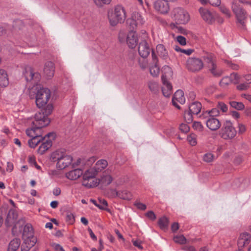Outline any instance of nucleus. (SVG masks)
I'll use <instances>...</instances> for the list:
<instances>
[{"label":"nucleus","mask_w":251,"mask_h":251,"mask_svg":"<svg viewBox=\"0 0 251 251\" xmlns=\"http://www.w3.org/2000/svg\"><path fill=\"white\" fill-rule=\"evenodd\" d=\"M49 124L50 121L47 118H44L43 114H37L35 115L31 127L26 130V134L31 137L28 141L30 147L34 148L40 143L43 139L42 128Z\"/></svg>","instance_id":"nucleus-1"},{"label":"nucleus","mask_w":251,"mask_h":251,"mask_svg":"<svg viewBox=\"0 0 251 251\" xmlns=\"http://www.w3.org/2000/svg\"><path fill=\"white\" fill-rule=\"evenodd\" d=\"M24 242L21 246V251H28L37 242V238L33 235V228L30 225H26L23 231Z\"/></svg>","instance_id":"nucleus-2"},{"label":"nucleus","mask_w":251,"mask_h":251,"mask_svg":"<svg viewBox=\"0 0 251 251\" xmlns=\"http://www.w3.org/2000/svg\"><path fill=\"white\" fill-rule=\"evenodd\" d=\"M108 18L110 24L115 26L119 23H123L126 18V11L121 5H117L114 9H110L108 11Z\"/></svg>","instance_id":"nucleus-3"},{"label":"nucleus","mask_w":251,"mask_h":251,"mask_svg":"<svg viewBox=\"0 0 251 251\" xmlns=\"http://www.w3.org/2000/svg\"><path fill=\"white\" fill-rule=\"evenodd\" d=\"M242 1L233 0L232 2L231 8L235 15L237 23L242 27L245 26V22L247 18V12L243 8L241 4Z\"/></svg>","instance_id":"nucleus-4"},{"label":"nucleus","mask_w":251,"mask_h":251,"mask_svg":"<svg viewBox=\"0 0 251 251\" xmlns=\"http://www.w3.org/2000/svg\"><path fill=\"white\" fill-rule=\"evenodd\" d=\"M237 134V131L232 123L229 120L226 121L223 125L219 135L224 140H231L234 138Z\"/></svg>","instance_id":"nucleus-5"},{"label":"nucleus","mask_w":251,"mask_h":251,"mask_svg":"<svg viewBox=\"0 0 251 251\" xmlns=\"http://www.w3.org/2000/svg\"><path fill=\"white\" fill-rule=\"evenodd\" d=\"M97 174L94 167L88 169L83 175L82 185L87 188L97 186L98 182L95 177Z\"/></svg>","instance_id":"nucleus-6"},{"label":"nucleus","mask_w":251,"mask_h":251,"mask_svg":"<svg viewBox=\"0 0 251 251\" xmlns=\"http://www.w3.org/2000/svg\"><path fill=\"white\" fill-rule=\"evenodd\" d=\"M50 97V90L47 88H40L36 96V103L41 108L44 106Z\"/></svg>","instance_id":"nucleus-7"},{"label":"nucleus","mask_w":251,"mask_h":251,"mask_svg":"<svg viewBox=\"0 0 251 251\" xmlns=\"http://www.w3.org/2000/svg\"><path fill=\"white\" fill-rule=\"evenodd\" d=\"M23 75L27 82L33 85H37L41 79V75L30 66L25 67L23 71Z\"/></svg>","instance_id":"nucleus-8"},{"label":"nucleus","mask_w":251,"mask_h":251,"mask_svg":"<svg viewBox=\"0 0 251 251\" xmlns=\"http://www.w3.org/2000/svg\"><path fill=\"white\" fill-rule=\"evenodd\" d=\"M173 15L175 20L180 24H185L188 22L190 19L188 13L182 8H174L173 11Z\"/></svg>","instance_id":"nucleus-9"},{"label":"nucleus","mask_w":251,"mask_h":251,"mask_svg":"<svg viewBox=\"0 0 251 251\" xmlns=\"http://www.w3.org/2000/svg\"><path fill=\"white\" fill-rule=\"evenodd\" d=\"M187 69L192 72H198L203 67L202 60L197 57H189L186 64Z\"/></svg>","instance_id":"nucleus-10"},{"label":"nucleus","mask_w":251,"mask_h":251,"mask_svg":"<svg viewBox=\"0 0 251 251\" xmlns=\"http://www.w3.org/2000/svg\"><path fill=\"white\" fill-rule=\"evenodd\" d=\"M53 155V158L56 159L57 161L56 163L57 167L61 170L68 167L73 161L72 157L69 155L63 154L60 155L59 154L55 153Z\"/></svg>","instance_id":"nucleus-11"},{"label":"nucleus","mask_w":251,"mask_h":251,"mask_svg":"<svg viewBox=\"0 0 251 251\" xmlns=\"http://www.w3.org/2000/svg\"><path fill=\"white\" fill-rule=\"evenodd\" d=\"M53 135V133H49L43 137V139L40 142L41 144L38 150L39 153L43 154L52 146V142L49 137Z\"/></svg>","instance_id":"nucleus-12"},{"label":"nucleus","mask_w":251,"mask_h":251,"mask_svg":"<svg viewBox=\"0 0 251 251\" xmlns=\"http://www.w3.org/2000/svg\"><path fill=\"white\" fill-rule=\"evenodd\" d=\"M153 7L156 11L163 14L168 13L170 10L169 4L165 0H156L153 3Z\"/></svg>","instance_id":"nucleus-13"},{"label":"nucleus","mask_w":251,"mask_h":251,"mask_svg":"<svg viewBox=\"0 0 251 251\" xmlns=\"http://www.w3.org/2000/svg\"><path fill=\"white\" fill-rule=\"evenodd\" d=\"M152 64L150 66V72L153 77L157 76L160 73V68L158 65V58L153 51L151 52Z\"/></svg>","instance_id":"nucleus-14"},{"label":"nucleus","mask_w":251,"mask_h":251,"mask_svg":"<svg viewBox=\"0 0 251 251\" xmlns=\"http://www.w3.org/2000/svg\"><path fill=\"white\" fill-rule=\"evenodd\" d=\"M185 102V98L184 96L183 92L181 90H177L172 99L173 104L176 106L177 108L179 109L180 106L178 103L183 104Z\"/></svg>","instance_id":"nucleus-15"},{"label":"nucleus","mask_w":251,"mask_h":251,"mask_svg":"<svg viewBox=\"0 0 251 251\" xmlns=\"http://www.w3.org/2000/svg\"><path fill=\"white\" fill-rule=\"evenodd\" d=\"M17 219L18 213L17 211L15 209H10L5 220L6 226L9 227L15 225L17 222Z\"/></svg>","instance_id":"nucleus-16"},{"label":"nucleus","mask_w":251,"mask_h":251,"mask_svg":"<svg viewBox=\"0 0 251 251\" xmlns=\"http://www.w3.org/2000/svg\"><path fill=\"white\" fill-rule=\"evenodd\" d=\"M151 49L146 41H142L139 43L138 52L142 58H147L150 53Z\"/></svg>","instance_id":"nucleus-17"},{"label":"nucleus","mask_w":251,"mask_h":251,"mask_svg":"<svg viewBox=\"0 0 251 251\" xmlns=\"http://www.w3.org/2000/svg\"><path fill=\"white\" fill-rule=\"evenodd\" d=\"M126 42L129 48L134 49L136 47L138 39L135 32H129L127 35Z\"/></svg>","instance_id":"nucleus-18"},{"label":"nucleus","mask_w":251,"mask_h":251,"mask_svg":"<svg viewBox=\"0 0 251 251\" xmlns=\"http://www.w3.org/2000/svg\"><path fill=\"white\" fill-rule=\"evenodd\" d=\"M251 236L248 232H243L240 234L238 240L239 248H243L248 245L251 242Z\"/></svg>","instance_id":"nucleus-19"},{"label":"nucleus","mask_w":251,"mask_h":251,"mask_svg":"<svg viewBox=\"0 0 251 251\" xmlns=\"http://www.w3.org/2000/svg\"><path fill=\"white\" fill-rule=\"evenodd\" d=\"M199 12L202 18L206 22L211 23L214 21V16L212 13L208 9L203 7H200L199 8Z\"/></svg>","instance_id":"nucleus-20"},{"label":"nucleus","mask_w":251,"mask_h":251,"mask_svg":"<svg viewBox=\"0 0 251 251\" xmlns=\"http://www.w3.org/2000/svg\"><path fill=\"white\" fill-rule=\"evenodd\" d=\"M207 127L211 130L215 131L219 129L221 126L218 119L210 117L206 122Z\"/></svg>","instance_id":"nucleus-21"},{"label":"nucleus","mask_w":251,"mask_h":251,"mask_svg":"<svg viewBox=\"0 0 251 251\" xmlns=\"http://www.w3.org/2000/svg\"><path fill=\"white\" fill-rule=\"evenodd\" d=\"M54 66L53 62L48 61L46 63L44 73L48 79L51 78L54 75Z\"/></svg>","instance_id":"nucleus-22"},{"label":"nucleus","mask_w":251,"mask_h":251,"mask_svg":"<svg viewBox=\"0 0 251 251\" xmlns=\"http://www.w3.org/2000/svg\"><path fill=\"white\" fill-rule=\"evenodd\" d=\"M83 174L81 169H75L66 174L67 178L70 180H76Z\"/></svg>","instance_id":"nucleus-23"},{"label":"nucleus","mask_w":251,"mask_h":251,"mask_svg":"<svg viewBox=\"0 0 251 251\" xmlns=\"http://www.w3.org/2000/svg\"><path fill=\"white\" fill-rule=\"evenodd\" d=\"M162 82L167 81L168 78L171 77L173 75V71L171 68L167 65H165L162 67Z\"/></svg>","instance_id":"nucleus-24"},{"label":"nucleus","mask_w":251,"mask_h":251,"mask_svg":"<svg viewBox=\"0 0 251 251\" xmlns=\"http://www.w3.org/2000/svg\"><path fill=\"white\" fill-rule=\"evenodd\" d=\"M114 192L116 196L123 200L129 201L132 198L131 193L127 190H123L119 191H115Z\"/></svg>","instance_id":"nucleus-25"},{"label":"nucleus","mask_w":251,"mask_h":251,"mask_svg":"<svg viewBox=\"0 0 251 251\" xmlns=\"http://www.w3.org/2000/svg\"><path fill=\"white\" fill-rule=\"evenodd\" d=\"M9 84L7 72L3 69H0V86L5 87Z\"/></svg>","instance_id":"nucleus-26"},{"label":"nucleus","mask_w":251,"mask_h":251,"mask_svg":"<svg viewBox=\"0 0 251 251\" xmlns=\"http://www.w3.org/2000/svg\"><path fill=\"white\" fill-rule=\"evenodd\" d=\"M162 93L165 97H169L172 93V85L168 81L162 82Z\"/></svg>","instance_id":"nucleus-27"},{"label":"nucleus","mask_w":251,"mask_h":251,"mask_svg":"<svg viewBox=\"0 0 251 251\" xmlns=\"http://www.w3.org/2000/svg\"><path fill=\"white\" fill-rule=\"evenodd\" d=\"M156 51L158 55L163 59H167L168 58V52L165 46L162 44L157 45Z\"/></svg>","instance_id":"nucleus-28"},{"label":"nucleus","mask_w":251,"mask_h":251,"mask_svg":"<svg viewBox=\"0 0 251 251\" xmlns=\"http://www.w3.org/2000/svg\"><path fill=\"white\" fill-rule=\"evenodd\" d=\"M189 111L194 115L198 114L201 109V104L200 102L194 101L189 105Z\"/></svg>","instance_id":"nucleus-29"},{"label":"nucleus","mask_w":251,"mask_h":251,"mask_svg":"<svg viewBox=\"0 0 251 251\" xmlns=\"http://www.w3.org/2000/svg\"><path fill=\"white\" fill-rule=\"evenodd\" d=\"M20 244L21 242L19 239H14L9 243L7 251H16L19 248Z\"/></svg>","instance_id":"nucleus-30"},{"label":"nucleus","mask_w":251,"mask_h":251,"mask_svg":"<svg viewBox=\"0 0 251 251\" xmlns=\"http://www.w3.org/2000/svg\"><path fill=\"white\" fill-rule=\"evenodd\" d=\"M208 68L210 72L215 77H219L223 73L222 70L217 68L216 63L214 64H211V66Z\"/></svg>","instance_id":"nucleus-31"},{"label":"nucleus","mask_w":251,"mask_h":251,"mask_svg":"<svg viewBox=\"0 0 251 251\" xmlns=\"http://www.w3.org/2000/svg\"><path fill=\"white\" fill-rule=\"evenodd\" d=\"M108 165L107 162L106 160L101 159L98 160L96 163L94 167H93L97 172L98 173L105 169Z\"/></svg>","instance_id":"nucleus-32"},{"label":"nucleus","mask_w":251,"mask_h":251,"mask_svg":"<svg viewBox=\"0 0 251 251\" xmlns=\"http://www.w3.org/2000/svg\"><path fill=\"white\" fill-rule=\"evenodd\" d=\"M126 23L127 27L130 30L129 32H135L134 30L136 29L138 25L132 16L126 20Z\"/></svg>","instance_id":"nucleus-33"},{"label":"nucleus","mask_w":251,"mask_h":251,"mask_svg":"<svg viewBox=\"0 0 251 251\" xmlns=\"http://www.w3.org/2000/svg\"><path fill=\"white\" fill-rule=\"evenodd\" d=\"M203 59L207 67L211 66V64H214L216 63V60L214 56L212 54H207L203 56Z\"/></svg>","instance_id":"nucleus-34"},{"label":"nucleus","mask_w":251,"mask_h":251,"mask_svg":"<svg viewBox=\"0 0 251 251\" xmlns=\"http://www.w3.org/2000/svg\"><path fill=\"white\" fill-rule=\"evenodd\" d=\"M53 109V106L51 104H48L45 109L43 110L42 112H39L35 114V115L37 114H43L44 118H47L50 121L49 118L48 117V116L50 115L51 113L52 112Z\"/></svg>","instance_id":"nucleus-35"},{"label":"nucleus","mask_w":251,"mask_h":251,"mask_svg":"<svg viewBox=\"0 0 251 251\" xmlns=\"http://www.w3.org/2000/svg\"><path fill=\"white\" fill-rule=\"evenodd\" d=\"M148 87L150 90L154 94L157 93L159 91V86L157 82L150 81L148 82Z\"/></svg>","instance_id":"nucleus-36"},{"label":"nucleus","mask_w":251,"mask_h":251,"mask_svg":"<svg viewBox=\"0 0 251 251\" xmlns=\"http://www.w3.org/2000/svg\"><path fill=\"white\" fill-rule=\"evenodd\" d=\"M113 180L112 177L110 175H103L100 179V182L104 185H108L110 184Z\"/></svg>","instance_id":"nucleus-37"},{"label":"nucleus","mask_w":251,"mask_h":251,"mask_svg":"<svg viewBox=\"0 0 251 251\" xmlns=\"http://www.w3.org/2000/svg\"><path fill=\"white\" fill-rule=\"evenodd\" d=\"M158 223L160 227L162 229H164L167 227L169 221L167 217L164 216L159 219Z\"/></svg>","instance_id":"nucleus-38"},{"label":"nucleus","mask_w":251,"mask_h":251,"mask_svg":"<svg viewBox=\"0 0 251 251\" xmlns=\"http://www.w3.org/2000/svg\"><path fill=\"white\" fill-rule=\"evenodd\" d=\"M132 16L135 21H136L138 25H142L144 23L145 21L139 13L134 12L133 13Z\"/></svg>","instance_id":"nucleus-39"},{"label":"nucleus","mask_w":251,"mask_h":251,"mask_svg":"<svg viewBox=\"0 0 251 251\" xmlns=\"http://www.w3.org/2000/svg\"><path fill=\"white\" fill-rule=\"evenodd\" d=\"M229 104L232 107L238 110H243L245 108L244 104L241 102L232 101L229 102Z\"/></svg>","instance_id":"nucleus-40"},{"label":"nucleus","mask_w":251,"mask_h":251,"mask_svg":"<svg viewBox=\"0 0 251 251\" xmlns=\"http://www.w3.org/2000/svg\"><path fill=\"white\" fill-rule=\"evenodd\" d=\"M174 241L179 244H185L186 243L187 240L182 235H177L174 237Z\"/></svg>","instance_id":"nucleus-41"},{"label":"nucleus","mask_w":251,"mask_h":251,"mask_svg":"<svg viewBox=\"0 0 251 251\" xmlns=\"http://www.w3.org/2000/svg\"><path fill=\"white\" fill-rule=\"evenodd\" d=\"M187 141L192 146H195L197 143V136L195 134H191L187 136Z\"/></svg>","instance_id":"nucleus-42"},{"label":"nucleus","mask_w":251,"mask_h":251,"mask_svg":"<svg viewBox=\"0 0 251 251\" xmlns=\"http://www.w3.org/2000/svg\"><path fill=\"white\" fill-rule=\"evenodd\" d=\"M193 113L191 112V111H185L184 113V118L185 121L187 123H190L193 121Z\"/></svg>","instance_id":"nucleus-43"},{"label":"nucleus","mask_w":251,"mask_h":251,"mask_svg":"<svg viewBox=\"0 0 251 251\" xmlns=\"http://www.w3.org/2000/svg\"><path fill=\"white\" fill-rule=\"evenodd\" d=\"M214 159V155L211 152H207L204 154L203 160L204 161L209 163L212 162Z\"/></svg>","instance_id":"nucleus-44"},{"label":"nucleus","mask_w":251,"mask_h":251,"mask_svg":"<svg viewBox=\"0 0 251 251\" xmlns=\"http://www.w3.org/2000/svg\"><path fill=\"white\" fill-rule=\"evenodd\" d=\"M127 35L124 30H121L119 33L118 39L121 43H124L126 40Z\"/></svg>","instance_id":"nucleus-45"},{"label":"nucleus","mask_w":251,"mask_h":251,"mask_svg":"<svg viewBox=\"0 0 251 251\" xmlns=\"http://www.w3.org/2000/svg\"><path fill=\"white\" fill-rule=\"evenodd\" d=\"M66 221L70 224H73L75 221L74 215L71 212H68L66 217Z\"/></svg>","instance_id":"nucleus-46"},{"label":"nucleus","mask_w":251,"mask_h":251,"mask_svg":"<svg viewBox=\"0 0 251 251\" xmlns=\"http://www.w3.org/2000/svg\"><path fill=\"white\" fill-rule=\"evenodd\" d=\"M231 79V82L234 84L238 83L239 81V76L237 73H232L229 76Z\"/></svg>","instance_id":"nucleus-47"},{"label":"nucleus","mask_w":251,"mask_h":251,"mask_svg":"<svg viewBox=\"0 0 251 251\" xmlns=\"http://www.w3.org/2000/svg\"><path fill=\"white\" fill-rule=\"evenodd\" d=\"M217 108L223 112H226L227 111L228 107L227 105L223 102H219L217 104Z\"/></svg>","instance_id":"nucleus-48"},{"label":"nucleus","mask_w":251,"mask_h":251,"mask_svg":"<svg viewBox=\"0 0 251 251\" xmlns=\"http://www.w3.org/2000/svg\"><path fill=\"white\" fill-rule=\"evenodd\" d=\"M146 58H142V59H139L138 61L140 67L143 69L146 68L148 65V62Z\"/></svg>","instance_id":"nucleus-49"},{"label":"nucleus","mask_w":251,"mask_h":251,"mask_svg":"<svg viewBox=\"0 0 251 251\" xmlns=\"http://www.w3.org/2000/svg\"><path fill=\"white\" fill-rule=\"evenodd\" d=\"M112 0H94L96 4L99 6H101L103 4H109Z\"/></svg>","instance_id":"nucleus-50"},{"label":"nucleus","mask_w":251,"mask_h":251,"mask_svg":"<svg viewBox=\"0 0 251 251\" xmlns=\"http://www.w3.org/2000/svg\"><path fill=\"white\" fill-rule=\"evenodd\" d=\"M221 11L225 14L227 18H229L231 16V12L230 10L224 6H221L220 7Z\"/></svg>","instance_id":"nucleus-51"},{"label":"nucleus","mask_w":251,"mask_h":251,"mask_svg":"<svg viewBox=\"0 0 251 251\" xmlns=\"http://www.w3.org/2000/svg\"><path fill=\"white\" fill-rule=\"evenodd\" d=\"M232 83L231 79L228 76L223 77L220 81V84L222 86L227 85L229 83Z\"/></svg>","instance_id":"nucleus-52"},{"label":"nucleus","mask_w":251,"mask_h":251,"mask_svg":"<svg viewBox=\"0 0 251 251\" xmlns=\"http://www.w3.org/2000/svg\"><path fill=\"white\" fill-rule=\"evenodd\" d=\"M179 129L183 133H187L189 131L190 127L187 124L182 123L179 126Z\"/></svg>","instance_id":"nucleus-53"},{"label":"nucleus","mask_w":251,"mask_h":251,"mask_svg":"<svg viewBox=\"0 0 251 251\" xmlns=\"http://www.w3.org/2000/svg\"><path fill=\"white\" fill-rule=\"evenodd\" d=\"M208 114L211 117H214L219 115L220 112L218 108H214L209 111Z\"/></svg>","instance_id":"nucleus-54"},{"label":"nucleus","mask_w":251,"mask_h":251,"mask_svg":"<svg viewBox=\"0 0 251 251\" xmlns=\"http://www.w3.org/2000/svg\"><path fill=\"white\" fill-rule=\"evenodd\" d=\"M193 127L195 130L201 131L202 130L203 127L201 123L199 122H195L193 124Z\"/></svg>","instance_id":"nucleus-55"},{"label":"nucleus","mask_w":251,"mask_h":251,"mask_svg":"<svg viewBox=\"0 0 251 251\" xmlns=\"http://www.w3.org/2000/svg\"><path fill=\"white\" fill-rule=\"evenodd\" d=\"M176 41L182 46H184L186 44V38L181 35L176 37Z\"/></svg>","instance_id":"nucleus-56"},{"label":"nucleus","mask_w":251,"mask_h":251,"mask_svg":"<svg viewBox=\"0 0 251 251\" xmlns=\"http://www.w3.org/2000/svg\"><path fill=\"white\" fill-rule=\"evenodd\" d=\"M51 246L55 251H65L63 247L60 244L53 243L51 244Z\"/></svg>","instance_id":"nucleus-57"},{"label":"nucleus","mask_w":251,"mask_h":251,"mask_svg":"<svg viewBox=\"0 0 251 251\" xmlns=\"http://www.w3.org/2000/svg\"><path fill=\"white\" fill-rule=\"evenodd\" d=\"M238 133L243 134L246 130V127L242 123H238Z\"/></svg>","instance_id":"nucleus-58"},{"label":"nucleus","mask_w":251,"mask_h":251,"mask_svg":"<svg viewBox=\"0 0 251 251\" xmlns=\"http://www.w3.org/2000/svg\"><path fill=\"white\" fill-rule=\"evenodd\" d=\"M10 29V27L7 25H0V35L5 33L6 30Z\"/></svg>","instance_id":"nucleus-59"},{"label":"nucleus","mask_w":251,"mask_h":251,"mask_svg":"<svg viewBox=\"0 0 251 251\" xmlns=\"http://www.w3.org/2000/svg\"><path fill=\"white\" fill-rule=\"evenodd\" d=\"M181 249L184 251H197L194 246L185 245L182 247Z\"/></svg>","instance_id":"nucleus-60"},{"label":"nucleus","mask_w":251,"mask_h":251,"mask_svg":"<svg viewBox=\"0 0 251 251\" xmlns=\"http://www.w3.org/2000/svg\"><path fill=\"white\" fill-rule=\"evenodd\" d=\"M134 205L139 209L142 210H144L146 209V205L140 202L136 201L134 203Z\"/></svg>","instance_id":"nucleus-61"},{"label":"nucleus","mask_w":251,"mask_h":251,"mask_svg":"<svg viewBox=\"0 0 251 251\" xmlns=\"http://www.w3.org/2000/svg\"><path fill=\"white\" fill-rule=\"evenodd\" d=\"M146 216L151 220H154L156 219V216L154 212L152 211H148L146 214Z\"/></svg>","instance_id":"nucleus-62"},{"label":"nucleus","mask_w":251,"mask_h":251,"mask_svg":"<svg viewBox=\"0 0 251 251\" xmlns=\"http://www.w3.org/2000/svg\"><path fill=\"white\" fill-rule=\"evenodd\" d=\"M99 203L98 204L102 205V206L104 208L103 209H101L102 210H105L106 209V207L107 206V201L104 200L100 199H99Z\"/></svg>","instance_id":"nucleus-63"},{"label":"nucleus","mask_w":251,"mask_h":251,"mask_svg":"<svg viewBox=\"0 0 251 251\" xmlns=\"http://www.w3.org/2000/svg\"><path fill=\"white\" fill-rule=\"evenodd\" d=\"M249 85L248 84L242 83L237 86V88L239 90H245L248 89Z\"/></svg>","instance_id":"nucleus-64"}]
</instances>
